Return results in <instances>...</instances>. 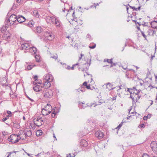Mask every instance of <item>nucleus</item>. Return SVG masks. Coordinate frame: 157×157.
<instances>
[{
  "label": "nucleus",
  "instance_id": "obj_1",
  "mask_svg": "<svg viewBox=\"0 0 157 157\" xmlns=\"http://www.w3.org/2000/svg\"><path fill=\"white\" fill-rule=\"evenodd\" d=\"M46 20L47 23L54 24L57 27L60 26V22L55 16H48L46 18Z\"/></svg>",
  "mask_w": 157,
  "mask_h": 157
},
{
  "label": "nucleus",
  "instance_id": "obj_2",
  "mask_svg": "<svg viewBox=\"0 0 157 157\" xmlns=\"http://www.w3.org/2000/svg\"><path fill=\"white\" fill-rule=\"evenodd\" d=\"M21 139V137L17 135L12 134L8 138L9 141L13 144L18 142Z\"/></svg>",
  "mask_w": 157,
  "mask_h": 157
},
{
  "label": "nucleus",
  "instance_id": "obj_3",
  "mask_svg": "<svg viewBox=\"0 0 157 157\" xmlns=\"http://www.w3.org/2000/svg\"><path fill=\"white\" fill-rule=\"evenodd\" d=\"M52 108L51 105L47 104L45 108L42 109L41 113L44 115H47L50 113L52 111Z\"/></svg>",
  "mask_w": 157,
  "mask_h": 157
},
{
  "label": "nucleus",
  "instance_id": "obj_4",
  "mask_svg": "<svg viewBox=\"0 0 157 157\" xmlns=\"http://www.w3.org/2000/svg\"><path fill=\"white\" fill-rule=\"evenodd\" d=\"M43 94L45 98L50 99L53 96V92L50 89H46L43 90Z\"/></svg>",
  "mask_w": 157,
  "mask_h": 157
},
{
  "label": "nucleus",
  "instance_id": "obj_5",
  "mask_svg": "<svg viewBox=\"0 0 157 157\" xmlns=\"http://www.w3.org/2000/svg\"><path fill=\"white\" fill-rule=\"evenodd\" d=\"M33 83L35 85V86L33 87V89L35 91L39 92L42 90L43 84L41 82L36 83L33 82Z\"/></svg>",
  "mask_w": 157,
  "mask_h": 157
},
{
  "label": "nucleus",
  "instance_id": "obj_6",
  "mask_svg": "<svg viewBox=\"0 0 157 157\" xmlns=\"http://www.w3.org/2000/svg\"><path fill=\"white\" fill-rule=\"evenodd\" d=\"M17 16L15 14H12L8 19V21L10 25H13L15 24H17Z\"/></svg>",
  "mask_w": 157,
  "mask_h": 157
},
{
  "label": "nucleus",
  "instance_id": "obj_7",
  "mask_svg": "<svg viewBox=\"0 0 157 157\" xmlns=\"http://www.w3.org/2000/svg\"><path fill=\"white\" fill-rule=\"evenodd\" d=\"M33 122L36 126L39 127L44 124L43 121L41 117H38L33 119Z\"/></svg>",
  "mask_w": 157,
  "mask_h": 157
},
{
  "label": "nucleus",
  "instance_id": "obj_8",
  "mask_svg": "<svg viewBox=\"0 0 157 157\" xmlns=\"http://www.w3.org/2000/svg\"><path fill=\"white\" fill-rule=\"evenodd\" d=\"M44 36L47 40H52L54 38V35L50 31L46 32Z\"/></svg>",
  "mask_w": 157,
  "mask_h": 157
},
{
  "label": "nucleus",
  "instance_id": "obj_9",
  "mask_svg": "<svg viewBox=\"0 0 157 157\" xmlns=\"http://www.w3.org/2000/svg\"><path fill=\"white\" fill-rule=\"evenodd\" d=\"M53 78L51 75L49 74L46 75L44 76L43 82L47 81L52 82Z\"/></svg>",
  "mask_w": 157,
  "mask_h": 157
},
{
  "label": "nucleus",
  "instance_id": "obj_10",
  "mask_svg": "<svg viewBox=\"0 0 157 157\" xmlns=\"http://www.w3.org/2000/svg\"><path fill=\"white\" fill-rule=\"evenodd\" d=\"M151 147L152 151L157 155V144L156 142L153 141L151 144Z\"/></svg>",
  "mask_w": 157,
  "mask_h": 157
},
{
  "label": "nucleus",
  "instance_id": "obj_11",
  "mask_svg": "<svg viewBox=\"0 0 157 157\" xmlns=\"http://www.w3.org/2000/svg\"><path fill=\"white\" fill-rule=\"evenodd\" d=\"M11 36L10 33L8 31H7L3 34L2 38L3 40L9 41L10 40Z\"/></svg>",
  "mask_w": 157,
  "mask_h": 157
},
{
  "label": "nucleus",
  "instance_id": "obj_12",
  "mask_svg": "<svg viewBox=\"0 0 157 157\" xmlns=\"http://www.w3.org/2000/svg\"><path fill=\"white\" fill-rule=\"evenodd\" d=\"M30 46L29 44L27 43H22L21 45V48L22 49L28 50Z\"/></svg>",
  "mask_w": 157,
  "mask_h": 157
},
{
  "label": "nucleus",
  "instance_id": "obj_13",
  "mask_svg": "<svg viewBox=\"0 0 157 157\" xmlns=\"http://www.w3.org/2000/svg\"><path fill=\"white\" fill-rule=\"evenodd\" d=\"M95 134L96 137L98 138L99 139L102 138L104 136L103 132L100 131H98L96 132Z\"/></svg>",
  "mask_w": 157,
  "mask_h": 157
},
{
  "label": "nucleus",
  "instance_id": "obj_14",
  "mask_svg": "<svg viewBox=\"0 0 157 157\" xmlns=\"http://www.w3.org/2000/svg\"><path fill=\"white\" fill-rule=\"evenodd\" d=\"M25 20V18L21 15H18L17 16V22L19 23L23 22Z\"/></svg>",
  "mask_w": 157,
  "mask_h": 157
},
{
  "label": "nucleus",
  "instance_id": "obj_15",
  "mask_svg": "<svg viewBox=\"0 0 157 157\" xmlns=\"http://www.w3.org/2000/svg\"><path fill=\"white\" fill-rule=\"evenodd\" d=\"M28 51L30 52L32 54H35L37 51V49L36 47L30 46Z\"/></svg>",
  "mask_w": 157,
  "mask_h": 157
},
{
  "label": "nucleus",
  "instance_id": "obj_16",
  "mask_svg": "<svg viewBox=\"0 0 157 157\" xmlns=\"http://www.w3.org/2000/svg\"><path fill=\"white\" fill-rule=\"evenodd\" d=\"M44 87L45 89H47L50 87L51 84L50 82L48 81L43 82Z\"/></svg>",
  "mask_w": 157,
  "mask_h": 157
},
{
  "label": "nucleus",
  "instance_id": "obj_17",
  "mask_svg": "<svg viewBox=\"0 0 157 157\" xmlns=\"http://www.w3.org/2000/svg\"><path fill=\"white\" fill-rule=\"evenodd\" d=\"M80 144L82 147H86L88 146V144L86 140H82L80 141Z\"/></svg>",
  "mask_w": 157,
  "mask_h": 157
},
{
  "label": "nucleus",
  "instance_id": "obj_18",
  "mask_svg": "<svg viewBox=\"0 0 157 157\" xmlns=\"http://www.w3.org/2000/svg\"><path fill=\"white\" fill-rule=\"evenodd\" d=\"M136 90H137L136 88L134 87H133L132 88H128L127 91L129 92L130 95H134L135 94L136 92H135V91H136Z\"/></svg>",
  "mask_w": 157,
  "mask_h": 157
},
{
  "label": "nucleus",
  "instance_id": "obj_19",
  "mask_svg": "<svg viewBox=\"0 0 157 157\" xmlns=\"http://www.w3.org/2000/svg\"><path fill=\"white\" fill-rule=\"evenodd\" d=\"M106 88L109 90H113L115 88V87H113V84L111 83L108 82L106 84Z\"/></svg>",
  "mask_w": 157,
  "mask_h": 157
},
{
  "label": "nucleus",
  "instance_id": "obj_20",
  "mask_svg": "<svg viewBox=\"0 0 157 157\" xmlns=\"http://www.w3.org/2000/svg\"><path fill=\"white\" fill-rule=\"evenodd\" d=\"M11 125L12 126L18 129L20 128L19 124L18 123L12 122L11 123Z\"/></svg>",
  "mask_w": 157,
  "mask_h": 157
},
{
  "label": "nucleus",
  "instance_id": "obj_21",
  "mask_svg": "<svg viewBox=\"0 0 157 157\" xmlns=\"http://www.w3.org/2000/svg\"><path fill=\"white\" fill-rule=\"evenodd\" d=\"M136 93H135V94L133 95V97H134L136 98L135 100L136 102H137L138 100H139L140 98V97L138 95V94L140 92V91L139 90H136Z\"/></svg>",
  "mask_w": 157,
  "mask_h": 157
},
{
  "label": "nucleus",
  "instance_id": "obj_22",
  "mask_svg": "<svg viewBox=\"0 0 157 157\" xmlns=\"http://www.w3.org/2000/svg\"><path fill=\"white\" fill-rule=\"evenodd\" d=\"M151 27L154 29L157 28V21H153L151 23Z\"/></svg>",
  "mask_w": 157,
  "mask_h": 157
},
{
  "label": "nucleus",
  "instance_id": "obj_23",
  "mask_svg": "<svg viewBox=\"0 0 157 157\" xmlns=\"http://www.w3.org/2000/svg\"><path fill=\"white\" fill-rule=\"evenodd\" d=\"M34 31L36 33H40L41 32V28L40 26H37Z\"/></svg>",
  "mask_w": 157,
  "mask_h": 157
},
{
  "label": "nucleus",
  "instance_id": "obj_24",
  "mask_svg": "<svg viewBox=\"0 0 157 157\" xmlns=\"http://www.w3.org/2000/svg\"><path fill=\"white\" fill-rule=\"evenodd\" d=\"M49 54L51 55V58L54 59H57L58 58L57 55L56 53L52 54L51 52H49Z\"/></svg>",
  "mask_w": 157,
  "mask_h": 157
},
{
  "label": "nucleus",
  "instance_id": "obj_25",
  "mask_svg": "<svg viewBox=\"0 0 157 157\" xmlns=\"http://www.w3.org/2000/svg\"><path fill=\"white\" fill-rule=\"evenodd\" d=\"M112 60L113 59H105L104 60V62H107L108 63H111V65L110 67H113V65H112V64L113 63Z\"/></svg>",
  "mask_w": 157,
  "mask_h": 157
},
{
  "label": "nucleus",
  "instance_id": "obj_26",
  "mask_svg": "<svg viewBox=\"0 0 157 157\" xmlns=\"http://www.w3.org/2000/svg\"><path fill=\"white\" fill-rule=\"evenodd\" d=\"M34 24V22L33 21V20L30 21L27 24V26L31 27H33Z\"/></svg>",
  "mask_w": 157,
  "mask_h": 157
},
{
  "label": "nucleus",
  "instance_id": "obj_27",
  "mask_svg": "<svg viewBox=\"0 0 157 157\" xmlns=\"http://www.w3.org/2000/svg\"><path fill=\"white\" fill-rule=\"evenodd\" d=\"M25 134L26 136L30 137L32 135V132L30 130H27L26 132H25Z\"/></svg>",
  "mask_w": 157,
  "mask_h": 157
},
{
  "label": "nucleus",
  "instance_id": "obj_28",
  "mask_svg": "<svg viewBox=\"0 0 157 157\" xmlns=\"http://www.w3.org/2000/svg\"><path fill=\"white\" fill-rule=\"evenodd\" d=\"M36 66V65L32 63L31 65H29L27 67V69L28 70H31L34 67Z\"/></svg>",
  "mask_w": 157,
  "mask_h": 157
},
{
  "label": "nucleus",
  "instance_id": "obj_29",
  "mask_svg": "<svg viewBox=\"0 0 157 157\" xmlns=\"http://www.w3.org/2000/svg\"><path fill=\"white\" fill-rule=\"evenodd\" d=\"M79 90L81 91L82 92H84L85 91V88L82 86H81L79 88V89L77 90V91L78 92H79Z\"/></svg>",
  "mask_w": 157,
  "mask_h": 157
},
{
  "label": "nucleus",
  "instance_id": "obj_30",
  "mask_svg": "<svg viewBox=\"0 0 157 157\" xmlns=\"http://www.w3.org/2000/svg\"><path fill=\"white\" fill-rule=\"evenodd\" d=\"M148 34H150V33H152L151 35L153 36H154V34H155L156 32L153 30L149 29L148 31Z\"/></svg>",
  "mask_w": 157,
  "mask_h": 157
},
{
  "label": "nucleus",
  "instance_id": "obj_31",
  "mask_svg": "<svg viewBox=\"0 0 157 157\" xmlns=\"http://www.w3.org/2000/svg\"><path fill=\"white\" fill-rule=\"evenodd\" d=\"M52 112L51 116L52 117L54 118L55 117L56 113H57L56 112L55 110L52 109Z\"/></svg>",
  "mask_w": 157,
  "mask_h": 157
},
{
  "label": "nucleus",
  "instance_id": "obj_32",
  "mask_svg": "<svg viewBox=\"0 0 157 157\" xmlns=\"http://www.w3.org/2000/svg\"><path fill=\"white\" fill-rule=\"evenodd\" d=\"M76 155V153H74L72 154V155H71V153H69L67 155V156L66 157H75Z\"/></svg>",
  "mask_w": 157,
  "mask_h": 157
},
{
  "label": "nucleus",
  "instance_id": "obj_33",
  "mask_svg": "<svg viewBox=\"0 0 157 157\" xmlns=\"http://www.w3.org/2000/svg\"><path fill=\"white\" fill-rule=\"evenodd\" d=\"M130 98L132 99V101L133 102H135V101L136 102V101L135 100V98L136 99V98L134 97L133 95H132V94L130 95Z\"/></svg>",
  "mask_w": 157,
  "mask_h": 157
},
{
  "label": "nucleus",
  "instance_id": "obj_34",
  "mask_svg": "<svg viewBox=\"0 0 157 157\" xmlns=\"http://www.w3.org/2000/svg\"><path fill=\"white\" fill-rule=\"evenodd\" d=\"M35 58L36 59V61L37 62H39L40 61V57L39 56H35Z\"/></svg>",
  "mask_w": 157,
  "mask_h": 157
},
{
  "label": "nucleus",
  "instance_id": "obj_35",
  "mask_svg": "<svg viewBox=\"0 0 157 157\" xmlns=\"http://www.w3.org/2000/svg\"><path fill=\"white\" fill-rule=\"evenodd\" d=\"M7 113L8 114L7 116L9 117L12 116V114L10 111L8 110L7 111Z\"/></svg>",
  "mask_w": 157,
  "mask_h": 157
},
{
  "label": "nucleus",
  "instance_id": "obj_36",
  "mask_svg": "<svg viewBox=\"0 0 157 157\" xmlns=\"http://www.w3.org/2000/svg\"><path fill=\"white\" fill-rule=\"evenodd\" d=\"M33 14L36 16L39 17V15L38 11H35L33 12Z\"/></svg>",
  "mask_w": 157,
  "mask_h": 157
},
{
  "label": "nucleus",
  "instance_id": "obj_37",
  "mask_svg": "<svg viewBox=\"0 0 157 157\" xmlns=\"http://www.w3.org/2000/svg\"><path fill=\"white\" fill-rule=\"evenodd\" d=\"M123 123V121L116 128V129L117 130H119L120 128L121 127Z\"/></svg>",
  "mask_w": 157,
  "mask_h": 157
},
{
  "label": "nucleus",
  "instance_id": "obj_38",
  "mask_svg": "<svg viewBox=\"0 0 157 157\" xmlns=\"http://www.w3.org/2000/svg\"><path fill=\"white\" fill-rule=\"evenodd\" d=\"M79 64V63H77L76 64H74L72 66V67H71V69L72 70H73L74 69V67L75 66H76V65H78Z\"/></svg>",
  "mask_w": 157,
  "mask_h": 157
},
{
  "label": "nucleus",
  "instance_id": "obj_39",
  "mask_svg": "<svg viewBox=\"0 0 157 157\" xmlns=\"http://www.w3.org/2000/svg\"><path fill=\"white\" fill-rule=\"evenodd\" d=\"M129 6L133 10H137V9H136V8L134 6Z\"/></svg>",
  "mask_w": 157,
  "mask_h": 157
},
{
  "label": "nucleus",
  "instance_id": "obj_40",
  "mask_svg": "<svg viewBox=\"0 0 157 157\" xmlns=\"http://www.w3.org/2000/svg\"><path fill=\"white\" fill-rule=\"evenodd\" d=\"M141 34H142V36H143V37L145 39H146V36L145 35V34H144V33L142 31H141Z\"/></svg>",
  "mask_w": 157,
  "mask_h": 157
},
{
  "label": "nucleus",
  "instance_id": "obj_41",
  "mask_svg": "<svg viewBox=\"0 0 157 157\" xmlns=\"http://www.w3.org/2000/svg\"><path fill=\"white\" fill-rule=\"evenodd\" d=\"M96 46V45L95 44H94V45L93 46H89V48L91 49H94V48Z\"/></svg>",
  "mask_w": 157,
  "mask_h": 157
},
{
  "label": "nucleus",
  "instance_id": "obj_42",
  "mask_svg": "<svg viewBox=\"0 0 157 157\" xmlns=\"http://www.w3.org/2000/svg\"><path fill=\"white\" fill-rule=\"evenodd\" d=\"M9 118V117L7 116H6L5 118H4L2 119V121L3 122H4L5 121L7 120Z\"/></svg>",
  "mask_w": 157,
  "mask_h": 157
},
{
  "label": "nucleus",
  "instance_id": "obj_43",
  "mask_svg": "<svg viewBox=\"0 0 157 157\" xmlns=\"http://www.w3.org/2000/svg\"><path fill=\"white\" fill-rule=\"evenodd\" d=\"M41 132H42V130H39L36 133V135L37 136H38L40 135V134H39L38 135L37 133L39 132L40 133H42Z\"/></svg>",
  "mask_w": 157,
  "mask_h": 157
},
{
  "label": "nucleus",
  "instance_id": "obj_44",
  "mask_svg": "<svg viewBox=\"0 0 157 157\" xmlns=\"http://www.w3.org/2000/svg\"><path fill=\"white\" fill-rule=\"evenodd\" d=\"M142 157H150L147 154H144L142 156Z\"/></svg>",
  "mask_w": 157,
  "mask_h": 157
},
{
  "label": "nucleus",
  "instance_id": "obj_45",
  "mask_svg": "<svg viewBox=\"0 0 157 157\" xmlns=\"http://www.w3.org/2000/svg\"><path fill=\"white\" fill-rule=\"evenodd\" d=\"M87 85V82H85L83 83V85L82 86L84 87L86 86Z\"/></svg>",
  "mask_w": 157,
  "mask_h": 157
},
{
  "label": "nucleus",
  "instance_id": "obj_46",
  "mask_svg": "<svg viewBox=\"0 0 157 157\" xmlns=\"http://www.w3.org/2000/svg\"><path fill=\"white\" fill-rule=\"evenodd\" d=\"M37 75H36L34 76L33 78L35 81H36L37 80Z\"/></svg>",
  "mask_w": 157,
  "mask_h": 157
},
{
  "label": "nucleus",
  "instance_id": "obj_47",
  "mask_svg": "<svg viewBox=\"0 0 157 157\" xmlns=\"http://www.w3.org/2000/svg\"><path fill=\"white\" fill-rule=\"evenodd\" d=\"M25 153L29 156L30 157H33L32 156H31V155H32V154H30L26 152V151H25Z\"/></svg>",
  "mask_w": 157,
  "mask_h": 157
},
{
  "label": "nucleus",
  "instance_id": "obj_48",
  "mask_svg": "<svg viewBox=\"0 0 157 157\" xmlns=\"http://www.w3.org/2000/svg\"><path fill=\"white\" fill-rule=\"evenodd\" d=\"M147 118H148L146 116H145L143 117V119L145 121L147 120Z\"/></svg>",
  "mask_w": 157,
  "mask_h": 157
},
{
  "label": "nucleus",
  "instance_id": "obj_49",
  "mask_svg": "<svg viewBox=\"0 0 157 157\" xmlns=\"http://www.w3.org/2000/svg\"><path fill=\"white\" fill-rule=\"evenodd\" d=\"M86 88L88 89H90V85L89 84L88 85H87L86 86Z\"/></svg>",
  "mask_w": 157,
  "mask_h": 157
},
{
  "label": "nucleus",
  "instance_id": "obj_50",
  "mask_svg": "<svg viewBox=\"0 0 157 157\" xmlns=\"http://www.w3.org/2000/svg\"><path fill=\"white\" fill-rule=\"evenodd\" d=\"M122 68L124 69V70H126L127 69V66H125V67H124V66H122Z\"/></svg>",
  "mask_w": 157,
  "mask_h": 157
},
{
  "label": "nucleus",
  "instance_id": "obj_51",
  "mask_svg": "<svg viewBox=\"0 0 157 157\" xmlns=\"http://www.w3.org/2000/svg\"><path fill=\"white\" fill-rule=\"evenodd\" d=\"M151 114H148L147 117L148 118H150L151 117Z\"/></svg>",
  "mask_w": 157,
  "mask_h": 157
},
{
  "label": "nucleus",
  "instance_id": "obj_52",
  "mask_svg": "<svg viewBox=\"0 0 157 157\" xmlns=\"http://www.w3.org/2000/svg\"><path fill=\"white\" fill-rule=\"evenodd\" d=\"M16 0V2L17 3H20L21 2L22 0Z\"/></svg>",
  "mask_w": 157,
  "mask_h": 157
},
{
  "label": "nucleus",
  "instance_id": "obj_53",
  "mask_svg": "<svg viewBox=\"0 0 157 157\" xmlns=\"http://www.w3.org/2000/svg\"><path fill=\"white\" fill-rule=\"evenodd\" d=\"M28 99H29L31 101H34V100L33 99L29 97H28Z\"/></svg>",
  "mask_w": 157,
  "mask_h": 157
},
{
  "label": "nucleus",
  "instance_id": "obj_54",
  "mask_svg": "<svg viewBox=\"0 0 157 157\" xmlns=\"http://www.w3.org/2000/svg\"><path fill=\"white\" fill-rule=\"evenodd\" d=\"M116 97H113L112 98V99L113 100H116Z\"/></svg>",
  "mask_w": 157,
  "mask_h": 157
},
{
  "label": "nucleus",
  "instance_id": "obj_55",
  "mask_svg": "<svg viewBox=\"0 0 157 157\" xmlns=\"http://www.w3.org/2000/svg\"><path fill=\"white\" fill-rule=\"evenodd\" d=\"M71 68V67L69 66H67V69L68 70H70Z\"/></svg>",
  "mask_w": 157,
  "mask_h": 157
},
{
  "label": "nucleus",
  "instance_id": "obj_56",
  "mask_svg": "<svg viewBox=\"0 0 157 157\" xmlns=\"http://www.w3.org/2000/svg\"><path fill=\"white\" fill-rule=\"evenodd\" d=\"M79 29V28L78 27V26H76L74 28V30H75L76 29Z\"/></svg>",
  "mask_w": 157,
  "mask_h": 157
},
{
  "label": "nucleus",
  "instance_id": "obj_57",
  "mask_svg": "<svg viewBox=\"0 0 157 157\" xmlns=\"http://www.w3.org/2000/svg\"><path fill=\"white\" fill-rule=\"evenodd\" d=\"M146 23L145 22H144V23H143V24H142V25H144V26H147V25H146Z\"/></svg>",
  "mask_w": 157,
  "mask_h": 157
},
{
  "label": "nucleus",
  "instance_id": "obj_58",
  "mask_svg": "<svg viewBox=\"0 0 157 157\" xmlns=\"http://www.w3.org/2000/svg\"><path fill=\"white\" fill-rule=\"evenodd\" d=\"M73 21H74L76 22L77 21V18H74L73 19Z\"/></svg>",
  "mask_w": 157,
  "mask_h": 157
},
{
  "label": "nucleus",
  "instance_id": "obj_59",
  "mask_svg": "<svg viewBox=\"0 0 157 157\" xmlns=\"http://www.w3.org/2000/svg\"><path fill=\"white\" fill-rule=\"evenodd\" d=\"M7 154H8V155L6 157H9V156L11 155L9 152H7Z\"/></svg>",
  "mask_w": 157,
  "mask_h": 157
},
{
  "label": "nucleus",
  "instance_id": "obj_60",
  "mask_svg": "<svg viewBox=\"0 0 157 157\" xmlns=\"http://www.w3.org/2000/svg\"><path fill=\"white\" fill-rule=\"evenodd\" d=\"M36 0L37 2H41L43 0Z\"/></svg>",
  "mask_w": 157,
  "mask_h": 157
},
{
  "label": "nucleus",
  "instance_id": "obj_61",
  "mask_svg": "<svg viewBox=\"0 0 157 157\" xmlns=\"http://www.w3.org/2000/svg\"><path fill=\"white\" fill-rule=\"evenodd\" d=\"M144 124H142L141 125V128H143L144 127Z\"/></svg>",
  "mask_w": 157,
  "mask_h": 157
},
{
  "label": "nucleus",
  "instance_id": "obj_62",
  "mask_svg": "<svg viewBox=\"0 0 157 157\" xmlns=\"http://www.w3.org/2000/svg\"><path fill=\"white\" fill-rule=\"evenodd\" d=\"M16 151H13V152H9L10 154L11 155L12 154H13V153L15 152Z\"/></svg>",
  "mask_w": 157,
  "mask_h": 157
},
{
  "label": "nucleus",
  "instance_id": "obj_63",
  "mask_svg": "<svg viewBox=\"0 0 157 157\" xmlns=\"http://www.w3.org/2000/svg\"><path fill=\"white\" fill-rule=\"evenodd\" d=\"M86 36H87V38H89L90 37V35H89V34H88V35H87Z\"/></svg>",
  "mask_w": 157,
  "mask_h": 157
},
{
  "label": "nucleus",
  "instance_id": "obj_64",
  "mask_svg": "<svg viewBox=\"0 0 157 157\" xmlns=\"http://www.w3.org/2000/svg\"><path fill=\"white\" fill-rule=\"evenodd\" d=\"M137 29H138V30H140L141 31L140 27H137Z\"/></svg>",
  "mask_w": 157,
  "mask_h": 157
}]
</instances>
